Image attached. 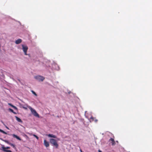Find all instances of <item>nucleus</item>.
I'll use <instances>...</instances> for the list:
<instances>
[{
    "label": "nucleus",
    "mask_w": 152,
    "mask_h": 152,
    "mask_svg": "<svg viewBox=\"0 0 152 152\" xmlns=\"http://www.w3.org/2000/svg\"><path fill=\"white\" fill-rule=\"evenodd\" d=\"M28 134L29 135H32L33 134H32V133H28Z\"/></svg>",
    "instance_id": "20"
},
{
    "label": "nucleus",
    "mask_w": 152,
    "mask_h": 152,
    "mask_svg": "<svg viewBox=\"0 0 152 152\" xmlns=\"http://www.w3.org/2000/svg\"><path fill=\"white\" fill-rule=\"evenodd\" d=\"M4 142H5L6 143H7L8 144H9V145H10V143H11L10 142L8 141V140H5V141H4Z\"/></svg>",
    "instance_id": "16"
},
{
    "label": "nucleus",
    "mask_w": 152,
    "mask_h": 152,
    "mask_svg": "<svg viewBox=\"0 0 152 152\" xmlns=\"http://www.w3.org/2000/svg\"><path fill=\"white\" fill-rule=\"evenodd\" d=\"M22 42V40L21 39H18L15 42V43L16 44H18Z\"/></svg>",
    "instance_id": "9"
},
{
    "label": "nucleus",
    "mask_w": 152,
    "mask_h": 152,
    "mask_svg": "<svg viewBox=\"0 0 152 152\" xmlns=\"http://www.w3.org/2000/svg\"><path fill=\"white\" fill-rule=\"evenodd\" d=\"M47 136L50 137H53L54 138H56V136L55 135H53V134H49L47 135Z\"/></svg>",
    "instance_id": "8"
},
{
    "label": "nucleus",
    "mask_w": 152,
    "mask_h": 152,
    "mask_svg": "<svg viewBox=\"0 0 152 152\" xmlns=\"http://www.w3.org/2000/svg\"><path fill=\"white\" fill-rule=\"evenodd\" d=\"M98 152H102V151L99 150H98Z\"/></svg>",
    "instance_id": "21"
},
{
    "label": "nucleus",
    "mask_w": 152,
    "mask_h": 152,
    "mask_svg": "<svg viewBox=\"0 0 152 152\" xmlns=\"http://www.w3.org/2000/svg\"><path fill=\"white\" fill-rule=\"evenodd\" d=\"M32 135L34 137H36L37 140L39 139V137L38 136H37L36 135L34 134H33Z\"/></svg>",
    "instance_id": "15"
},
{
    "label": "nucleus",
    "mask_w": 152,
    "mask_h": 152,
    "mask_svg": "<svg viewBox=\"0 0 152 152\" xmlns=\"http://www.w3.org/2000/svg\"><path fill=\"white\" fill-rule=\"evenodd\" d=\"M29 108L31 110L32 114L35 117L39 118V115L38 114L37 112L36 111L33 109L31 107H29Z\"/></svg>",
    "instance_id": "2"
},
{
    "label": "nucleus",
    "mask_w": 152,
    "mask_h": 152,
    "mask_svg": "<svg viewBox=\"0 0 152 152\" xmlns=\"http://www.w3.org/2000/svg\"><path fill=\"white\" fill-rule=\"evenodd\" d=\"M80 151H81V152H82V151L81 150H80Z\"/></svg>",
    "instance_id": "25"
},
{
    "label": "nucleus",
    "mask_w": 152,
    "mask_h": 152,
    "mask_svg": "<svg viewBox=\"0 0 152 152\" xmlns=\"http://www.w3.org/2000/svg\"><path fill=\"white\" fill-rule=\"evenodd\" d=\"M10 148L9 147H5L4 146H3L1 147V150L5 152H12V151L10 150H7V149H9Z\"/></svg>",
    "instance_id": "4"
},
{
    "label": "nucleus",
    "mask_w": 152,
    "mask_h": 152,
    "mask_svg": "<svg viewBox=\"0 0 152 152\" xmlns=\"http://www.w3.org/2000/svg\"><path fill=\"white\" fill-rule=\"evenodd\" d=\"M35 78L39 81H43L45 78L42 76H37L35 77Z\"/></svg>",
    "instance_id": "5"
},
{
    "label": "nucleus",
    "mask_w": 152,
    "mask_h": 152,
    "mask_svg": "<svg viewBox=\"0 0 152 152\" xmlns=\"http://www.w3.org/2000/svg\"><path fill=\"white\" fill-rule=\"evenodd\" d=\"M10 145L11 146H12L13 147V148H16L15 147V146L14 144H13L12 143H11L10 144Z\"/></svg>",
    "instance_id": "14"
},
{
    "label": "nucleus",
    "mask_w": 152,
    "mask_h": 152,
    "mask_svg": "<svg viewBox=\"0 0 152 152\" xmlns=\"http://www.w3.org/2000/svg\"><path fill=\"white\" fill-rule=\"evenodd\" d=\"M13 113H14V114H15V112H14V111H13V112H12Z\"/></svg>",
    "instance_id": "22"
},
{
    "label": "nucleus",
    "mask_w": 152,
    "mask_h": 152,
    "mask_svg": "<svg viewBox=\"0 0 152 152\" xmlns=\"http://www.w3.org/2000/svg\"><path fill=\"white\" fill-rule=\"evenodd\" d=\"M0 132L2 133H3L4 134H7V133H6V132H4V131L3 130L1 129H0Z\"/></svg>",
    "instance_id": "13"
},
{
    "label": "nucleus",
    "mask_w": 152,
    "mask_h": 152,
    "mask_svg": "<svg viewBox=\"0 0 152 152\" xmlns=\"http://www.w3.org/2000/svg\"><path fill=\"white\" fill-rule=\"evenodd\" d=\"M109 142H111L112 145H114L115 144V142L114 139L112 138H111L109 140Z\"/></svg>",
    "instance_id": "6"
},
{
    "label": "nucleus",
    "mask_w": 152,
    "mask_h": 152,
    "mask_svg": "<svg viewBox=\"0 0 152 152\" xmlns=\"http://www.w3.org/2000/svg\"><path fill=\"white\" fill-rule=\"evenodd\" d=\"M68 94H73V93L71 91H69L68 92Z\"/></svg>",
    "instance_id": "18"
},
{
    "label": "nucleus",
    "mask_w": 152,
    "mask_h": 152,
    "mask_svg": "<svg viewBox=\"0 0 152 152\" xmlns=\"http://www.w3.org/2000/svg\"><path fill=\"white\" fill-rule=\"evenodd\" d=\"M13 137L19 140H21V139L18 136L15 134H13Z\"/></svg>",
    "instance_id": "11"
},
{
    "label": "nucleus",
    "mask_w": 152,
    "mask_h": 152,
    "mask_svg": "<svg viewBox=\"0 0 152 152\" xmlns=\"http://www.w3.org/2000/svg\"><path fill=\"white\" fill-rule=\"evenodd\" d=\"M22 50L24 52V54L26 55H27V52L28 50V47L26 45H22Z\"/></svg>",
    "instance_id": "3"
},
{
    "label": "nucleus",
    "mask_w": 152,
    "mask_h": 152,
    "mask_svg": "<svg viewBox=\"0 0 152 152\" xmlns=\"http://www.w3.org/2000/svg\"><path fill=\"white\" fill-rule=\"evenodd\" d=\"M50 142L53 145L55 146L56 148H58V145L57 143L56 140L54 139L51 138L50 139Z\"/></svg>",
    "instance_id": "1"
},
{
    "label": "nucleus",
    "mask_w": 152,
    "mask_h": 152,
    "mask_svg": "<svg viewBox=\"0 0 152 152\" xmlns=\"http://www.w3.org/2000/svg\"><path fill=\"white\" fill-rule=\"evenodd\" d=\"M8 104L9 105H10V106H11L12 107L14 108L15 109H17V107L14 106V105H12V104H11V103H8Z\"/></svg>",
    "instance_id": "12"
},
{
    "label": "nucleus",
    "mask_w": 152,
    "mask_h": 152,
    "mask_svg": "<svg viewBox=\"0 0 152 152\" xmlns=\"http://www.w3.org/2000/svg\"><path fill=\"white\" fill-rule=\"evenodd\" d=\"M32 93L34 95H37V94H36V93L33 91H31Z\"/></svg>",
    "instance_id": "17"
},
{
    "label": "nucleus",
    "mask_w": 152,
    "mask_h": 152,
    "mask_svg": "<svg viewBox=\"0 0 152 152\" xmlns=\"http://www.w3.org/2000/svg\"><path fill=\"white\" fill-rule=\"evenodd\" d=\"M15 117L16 118V120L18 122H20L22 123V121L21 120V119L19 118H18L17 116H15Z\"/></svg>",
    "instance_id": "10"
},
{
    "label": "nucleus",
    "mask_w": 152,
    "mask_h": 152,
    "mask_svg": "<svg viewBox=\"0 0 152 152\" xmlns=\"http://www.w3.org/2000/svg\"><path fill=\"white\" fill-rule=\"evenodd\" d=\"M44 144L45 146L47 147L49 146V142L45 140L44 141Z\"/></svg>",
    "instance_id": "7"
},
{
    "label": "nucleus",
    "mask_w": 152,
    "mask_h": 152,
    "mask_svg": "<svg viewBox=\"0 0 152 152\" xmlns=\"http://www.w3.org/2000/svg\"><path fill=\"white\" fill-rule=\"evenodd\" d=\"M9 110L12 112H13V110L11 108H9Z\"/></svg>",
    "instance_id": "19"
},
{
    "label": "nucleus",
    "mask_w": 152,
    "mask_h": 152,
    "mask_svg": "<svg viewBox=\"0 0 152 152\" xmlns=\"http://www.w3.org/2000/svg\"><path fill=\"white\" fill-rule=\"evenodd\" d=\"M57 140H60L58 138Z\"/></svg>",
    "instance_id": "24"
},
{
    "label": "nucleus",
    "mask_w": 152,
    "mask_h": 152,
    "mask_svg": "<svg viewBox=\"0 0 152 152\" xmlns=\"http://www.w3.org/2000/svg\"><path fill=\"white\" fill-rule=\"evenodd\" d=\"M6 127L7 129H9V128L7 127L6 126Z\"/></svg>",
    "instance_id": "23"
}]
</instances>
